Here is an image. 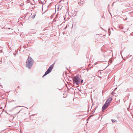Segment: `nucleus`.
<instances>
[{
	"label": "nucleus",
	"instance_id": "1",
	"mask_svg": "<svg viewBox=\"0 0 133 133\" xmlns=\"http://www.w3.org/2000/svg\"><path fill=\"white\" fill-rule=\"evenodd\" d=\"M33 61L32 59L30 56H29L26 63V66L28 68H30L32 66Z\"/></svg>",
	"mask_w": 133,
	"mask_h": 133
},
{
	"label": "nucleus",
	"instance_id": "2",
	"mask_svg": "<svg viewBox=\"0 0 133 133\" xmlns=\"http://www.w3.org/2000/svg\"><path fill=\"white\" fill-rule=\"evenodd\" d=\"M73 79L74 82L75 83L76 85H78L80 82L79 77L78 76H75L73 77Z\"/></svg>",
	"mask_w": 133,
	"mask_h": 133
},
{
	"label": "nucleus",
	"instance_id": "3",
	"mask_svg": "<svg viewBox=\"0 0 133 133\" xmlns=\"http://www.w3.org/2000/svg\"><path fill=\"white\" fill-rule=\"evenodd\" d=\"M54 64H53L51 65L50 66L49 68L48 69V70L45 72V74L43 76V77L45 76V75H46L47 74H49L50 72L51 71L52 69H53V68L54 67Z\"/></svg>",
	"mask_w": 133,
	"mask_h": 133
},
{
	"label": "nucleus",
	"instance_id": "4",
	"mask_svg": "<svg viewBox=\"0 0 133 133\" xmlns=\"http://www.w3.org/2000/svg\"><path fill=\"white\" fill-rule=\"evenodd\" d=\"M109 105L105 103V104L103 105L102 107V109L103 110H105L109 106Z\"/></svg>",
	"mask_w": 133,
	"mask_h": 133
},
{
	"label": "nucleus",
	"instance_id": "5",
	"mask_svg": "<svg viewBox=\"0 0 133 133\" xmlns=\"http://www.w3.org/2000/svg\"><path fill=\"white\" fill-rule=\"evenodd\" d=\"M112 98H109L108 99H107L106 102L105 103L108 104L109 105L110 103L111 102L112 100Z\"/></svg>",
	"mask_w": 133,
	"mask_h": 133
},
{
	"label": "nucleus",
	"instance_id": "6",
	"mask_svg": "<svg viewBox=\"0 0 133 133\" xmlns=\"http://www.w3.org/2000/svg\"><path fill=\"white\" fill-rule=\"evenodd\" d=\"M112 121L113 123L115 122H116V121L115 119H112Z\"/></svg>",
	"mask_w": 133,
	"mask_h": 133
},
{
	"label": "nucleus",
	"instance_id": "7",
	"mask_svg": "<svg viewBox=\"0 0 133 133\" xmlns=\"http://www.w3.org/2000/svg\"><path fill=\"white\" fill-rule=\"evenodd\" d=\"M83 82V80H82L81 81V83H82Z\"/></svg>",
	"mask_w": 133,
	"mask_h": 133
},
{
	"label": "nucleus",
	"instance_id": "8",
	"mask_svg": "<svg viewBox=\"0 0 133 133\" xmlns=\"http://www.w3.org/2000/svg\"><path fill=\"white\" fill-rule=\"evenodd\" d=\"M2 62V61H1H1H0V62Z\"/></svg>",
	"mask_w": 133,
	"mask_h": 133
},
{
	"label": "nucleus",
	"instance_id": "9",
	"mask_svg": "<svg viewBox=\"0 0 133 133\" xmlns=\"http://www.w3.org/2000/svg\"><path fill=\"white\" fill-rule=\"evenodd\" d=\"M112 93L113 94V92H112Z\"/></svg>",
	"mask_w": 133,
	"mask_h": 133
}]
</instances>
